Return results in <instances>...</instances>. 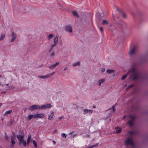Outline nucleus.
Wrapping results in <instances>:
<instances>
[{"label": "nucleus", "instance_id": "nucleus-1", "mask_svg": "<svg viewBox=\"0 0 148 148\" xmlns=\"http://www.w3.org/2000/svg\"><path fill=\"white\" fill-rule=\"evenodd\" d=\"M132 73V77L134 79H136L138 76L137 69L136 67H133L130 71Z\"/></svg>", "mask_w": 148, "mask_h": 148}, {"label": "nucleus", "instance_id": "nucleus-2", "mask_svg": "<svg viewBox=\"0 0 148 148\" xmlns=\"http://www.w3.org/2000/svg\"><path fill=\"white\" fill-rule=\"evenodd\" d=\"M125 144L126 145H131L132 148H134L135 146L133 142V138L132 137L127 138L125 140Z\"/></svg>", "mask_w": 148, "mask_h": 148}, {"label": "nucleus", "instance_id": "nucleus-3", "mask_svg": "<svg viewBox=\"0 0 148 148\" xmlns=\"http://www.w3.org/2000/svg\"><path fill=\"white\" fill-rule=\"evenodd\" d=\"M25 134L21 130H20L18 132V135L16 136L17 137L18 140H22L24 138Z\"/></svg>", "mask_w": 148, "mask_h": 148}, {"label": "nucleus", "instance_id": "nucleus-4", "mask_svg": "<svg viewBox=\"0 0 148 148\" xmlns=\"http://www.w3.org/2000/svg\"><path fill=\"white\" fill-rule=\"evenodd\" d=\"M55 73V72H54L50 73L48 74L45 75H39L38 77L39 78L42 79H46L50 77L51 76L53 75Z\"/></svg>", "mask_w": 148, "mask_h": 148}, {"label": "nucleus", "instance_id": "nucleus-5", "mask_svg": "<svg viewBox=\"0 0 148 148\" xmlns=\"http://www.w3.org/2000/svg\"><path fill=\"white\" fill-rule=\"evenodd\" d=\"M40 110V106L39 105L35 104L30 106L29 108V110L31 111H33L35 109Z\"/></svg>", "mask_w": 148, "mask_h": 148}, {"label": "nucleus", "instance_id": "nucleus-6", "mask_svg": "<svg viewBox=\"0 0 148 148\" xmlns=\"http://www.w3.org/2000/svg\"><path fill=\"white\" fill-rule=\"evenodd\" d=\"M114 8L115 10H116V11H119V12L121 13L123 18H126V15L124 12L121 10V9H119L116 6H115Z\"/></svg>", "mask_w": 148, "mask_h": 148}, {"label": "nucleus", "instance_id": "nucleus-7", "mask_svg": "<svg viewBox=\"0 0 148 148\" xmlns=\"http://www.w3.org/2000/svg\"><path fill=\"white\" fill-rule=\"evenodd\" d=\"M52 107V106L50 103H47L42 105L40 106V110L46 109L47 108H49Z\"/></svg>", "mask_w": 148, "mask_h": 148}, {"label": "nucleus", "instance_id": "nucleus-8", "mask_svg": "<svg viewBox=\"0 0 148 148\" xmlns=\"http://www.w3.org/2000/svg\"><path fill=\"white\" fill-rule=\"evenodd\" d=\"M129 117L130 120L128 122V123L130 126H132L133 124V120L135 118V116L134 115H130L129 116Z\"/></svg>", "mask_w": 148, "mask_h": 148}, {"label": "nucleus", "instance_id": "nucleus-9", "mask_svg": "<svg viewBox=\"0 0 148 148\" xmlns=\"http://www.w3.org/2000/svg\"><path fill=\"white\" fill-rule=\"evenodd\" d=\"M137 47L136 46H134L130 50V54L131 55H133L135 54L136 52Z\"/></svg>", "mask_w": 148, "mask_h": 148}, {"label": "nucleus", "instance_id": "nucleus-10", "mask_svg": "<svg viewBox=\"0 0 148 148\" xmlns=\"http://www.w3.org/2000/svg\"><path fill=\"white\" fill-rule=\"evenodd\" d=\"M50 112L51 113V114L48 115V119L50 121H51L53 119V116L54 115V112L53 111H50Z\"/></svg>", "mask_w": 148, "mask_h": 148}, {"label": "nucleus", "instance_id": "nucleus-11", "mask_svg": "<svg viewBox=\"0 0 148 148\" xmlns=\"http://www.w3.org/2000/svg\"><path fill=\"white\" fill-rule=\"evenodd\" d=\"M83 113L84 114L88 113L89 114H90L92 113L93 110H92L84 109L83 110Z\"/></svg>", "mask_w": 148, "mask_h": 148}, {"label": "nucleus", "instance_id": "nucleus-12", "mask_svg": "<svg viewBox=\"0 0 148 148\" xmlns=\"http://www.w3.org/2000/svg\"><path fill=\"white\" fill-rule=\"evenodd\" d=\"M59 63L58 62H56L55 64H52L49 66V68L51 69H53L55 67H56L57 65L59 64Z\"/></svg>", "mask_w": 148, "mask_h": 148}, {"label": "nucleus", "instance_id": "nucleus-13", "mask_svg": "<svg viewBox=\"0 0 148 148\" xmlns=\"http://www.w3.org/2000/svg\"><path fill=\"white\" fill-rule=\"evenodd\" d=\"M11 36L12 39L11 40V42H12L16 39V34L14 32H12L11 34Z\"/></svg>", "mask_w": 148, "mask_h": 148}, {"label": "nucleus", "instance_id": "nucleus-14", "mask_svg": "<svg viewBox=\"0 0 148 148\" xmlns=\"http://www.w3.org/2000/svg\"><path fill=\"white\" fill-rule=\"evenodd\" d=\"M66 31L69 33H71L72 32L71 27L69 26H67L65 28Z\"/></svg>", "mask_w": 148, "mask_h": 148}, {"label": "nucleus", "instance_id": "nucleus-15", "mask_svg": "<svg viewBox=\"0 0 148 148\" xmlns=\"http://www.w3.org/2000/svg\"><path fill=\"white\" fill-rule=\"evenodd\" d=\"M11 143L12 144L11 146L12 147H13V145L15 144L16 143V142L15 141V138H13L12 137H11Z\"/></svg>", "mask_w": 148, "mask_h": 148}, {"label": "nucleus", "instance_id": "nucleus-16", "mask_svg": "<svg viewBox=\"0 0 148 148\" xmlns=\"http://www.w3.org/2000/svg\"><path fill=\"white\" fill-rule=\"evenodd\" d=\"M38 115V118H43L45 116V114L44 113H37Z\"/></svg>", "mask_w": 148, "mask_h": 148}, {"label": "nucleus", "instance_id": "nucleus-17", "mask_svg": "<svg viewBox=\"0 0 148 148\" xmlns=\"http://www.w3.org/2000/svg\"><path fill=\"white\" fill-rule=\"evenodd\" d=\"M58 38L57 36H55L53 40V43L56 44H58Z\"/></svg>", "mask_w": 148, "mask_h": 148}, {"label": "nucleus", "instance_id": "nucleus-18", "mask_svg": "<svg viewBox=\"0 0 148 148\" xmlns=\"http://www.w3.org/2000/svg\"><path fill=\"white\" fill-rule=\"evenodd\" d=\"M18 140L20 141L21 143H23L24 147H25L26 146V144H27V143H26V141L24 140V138H23L22 140Z\"/></svg>", "mask_w": 148, "mask_h": 148}, {"label": "nucleus", "instance_id": "nucleus-19", "mask_svg": "<svg viewBox=\"0 0 148 148\" xmlns=\"http://www.w3.org/2000/svg\"><path fill=\"white\" fill-rule=\"evenodd\" d=\"M105 80V79H102L99 80L98 81V85L99 86H100L101 85V84L104 82Z\"/></svg>", "mask_w": 148, "mask_h": 148}, {"label": "nucleus", "instance_id": "nucleus-20", "mask_svg": "<svg viewBox=\"0 0 148 148\" xmlns=\"http://www.w3.org/2000/svg\"><path fill=\"white\" fill-rule=\"evenodd\" d=\"M116 105H114L110 109V110L111 111V112H114L115 110V107Z\"/></svg>", "mask_w": 148, "mask_h": 148}, {"label": "nucleus", "instance_id": "nucleus-21", "mask_svg": "<svg viewBox=\"0 0 148 148\" xmlns=\"http://www.w3.org/2000/svg\"><path fill=\"white\" fill-rule=\"evenodd\" d=\"M115 130H116V132L117 133H119L121 132V129L119 127H115Z\"/></svg>", "mask_w": 148, "mask_h": 148}, {"label": "nucleus", "instance_id": "nucleus-22", "mask_svg": "<svg viewBox=\"0 0 148 148\" xmlns=\"http://www.w3.org/2000/svg\"><path fill=\"white\" fill-rule=\"evenodd\" d=\"M114 72V70L113 69H108L107 70V72L109 74H111Z\"/></svg>", "mask_w": 148, "mask_h": 148}, {"label": "nucleus", "instance_id": "nucleus-23", "mask_svg": "<svg viewBox=\"0 0 148 148\" xmlns=\"http://www.w3.org/2000/svg\"><path fill=\"white\" fill-rule=\"evenodd\" d=\"M53 34H50L47 37V39L48 40H50L53 37Z\"/></svg>", "mask_w": 148, "mask_h": 148}, {"label": "nucleus", "instance_id": "nucleus-24", "mask_svg": "<svg viewBox=\"0 0 148 148\" xmlns=\"http://www.w3.org/2000/svg\"><path fill=\"white\" fill-rule=\"evenodd\" d=\"M12 112V110H10L8 111H6L4 113V115H6L8 114H10Z\"/></svg>", "mask_w": 148, "mask_h": 148}, {"label": "nucleus", "instance_id": "nucleus-25", "mask_svg": "<svg viewBox=\"0 0 148 148\" xmlns=\"http://www.w3.org/2000/svg\"><path fill=\"white\" fill-rule=\"evenodd\" d=\"M72 13L74 16L77 17H78V14L76 12V11H73L72 12Z\"/></svg>", "mask_w": 148, "mask_h": 148}, {"label": "nucleus", "instance_id": "nucleus-26", "mask_svg": "<svg viewBox=\"0 0 148 148\" xmlns=\"http://www.w3.org/2000/svg\"><path fill=\"white\" fill-rule=\"evenodd\" d=\"M80 64V62H77L73 63L72 65L73 66H77L79 65Z\"/></svg>", "mask_w": 148, "mask_h": 148}, {"label": "nucleus", "instance_id": "nucleus-27", "mask_svg": "<svg viewBox=\"0 0 148 148\" xmlns=\"http://www.w3.org/2000/svg\"><path fill=\"white\" fill-rule=\"evenodd\" d=\"M32 142L34 147L36 148L37 147V145L36 142L34 140H33L32 141Z\"/></svg>", "mask_w": 148, "mask_h": 148}, {"label": "nucleus", "instance_id": "nucleus-28", "mask_svg": "<svg viewBox=\"0 0 148 148\" xmlns=\"http://www.w3.org/2000/svg\"><path fill=\"white\" fill-rule=\"evenodd\" d=\"M136 133V132L135 131H132L129 132V134L130 135H132L135 134Z\"/></svg>", "mask_w": 148, "mask_h": 148}, {"label": "nucleus", "instance_id": "nucleus-29", "mask_svg": "<svg viewBox=\"0 0 148 148\" xmlns=\"http://www.w3.org/2000/svg\"><path fill=\"white\" fill-rule=\"evenodd\" d=\"M5 37V35L4 34H2L0 37V41L2 40H3Z\"/></svg>", "mask_w": 148, "mask_h": 148}, {"label": "nucleus", "instance_id": "nucleus-30", "mask_svg": "<svg viewBox=\"0 0 148 148\" xmlns=\"http://www.w3.org/2000/svg\"><path fill=\"white\" fill-rule=\"evenodd\" d=\"M33 115H29L28 116L27 118L29 120H30L32 119V118H33Z\"/></svg>", "mask_w": 148, "mask_h": 148}, {"label": "nucleus", "instance_id": "nucleus-31", "mask_svg": "<svg viewBox=\"0 0 148 148\" xmlns=\"http://www.w3.org/2000/svg\"><path fill=\"white\" fill-rule=\"evenodd\" d=\"M113 17L114 20H116V19L119 18V16L116 14H115L114 15H113Z\"/></svg>", "mask_w": 148, "mask_h": 148}, {"label": "nucleus", "instance_id": "nucleus-32", "mask_svg": "<svg viewBox=\"0 0 148 148\" xmlns=\"http://www.w3.org/2000/svg\"><path fill=\"white\" fill-rule=\"evenodd\" d=\"M108 23V21L106 20H103L102 22V23L103 25H106Z\"/></svg>", "mask_w": 148, "mask_h": 148}, {"label": "nucleus", "instance_id": "nucleus-33", "mask_svg": "<svg viewBox=\"0 0 148 148\" xmlns=\"http://www.w3.org/2000/svg\"><path fill=\"white\" fill-rule=\"evenodd\" d=\"M99 144V143H97L96 144H95L94 145H93L91 147H88V148H92L96 147L98 146V145Z\"/></svg>", "mask_w": 148, "mask_h": 148}, {"label": "nucleus", "instance_id": "nucleus-34", "mask_svg": "<svg viewBox=\"0 0 148 148\" xmlns=\"http://www.w3.org/2000/svg\"><path fill=\"white\" fill-rule=\"evenodd\" d=\"M57 45V44L53 43L51 45L50 47L53 49L54 47H56Z\"/></svg>", "mask_w": 148, "mask_h": 148}, {"label": "nucleus", "instance_id": "nucleus-35", "mask_svg": "<svg viewBox=\"0 0 148 148\" xmlns=\"http://www.w3.org/2000/svg\"><path fill=\"white\" fill-rule=\"evenodd\" d=\"M57 45V44L53 43L51 45L50 47L53 49L54 47H56Z\"/></svg>", "mask_w": 148, "mask_h": 148}, {"label": "nucleus", "instance_id": "nucleus-36", "mask_svg": "<svg viewBox=\"0 0 148 148\" xmlns=\"http://www.w3.org/2000/svg\"><path fill=\"white\" fill-rule=\"evenodd\" d=\"M4 138H5V139L6 140H7L8 139V137L7 136V134L6 133H5Z\"/></svg>", "mask_w": 148, "mask_h": 148}, {"label": "nucleus", "instance_id": "nucleus-37", "mask_svg": "<svg viewBox=\"0 0 148 148\" xmlns=\"http://www.w3.org/2000/svg\"><path fill=\"white\" fill-rule=\"evenodd\" d=\"M31 138H28L27 139V144L28 145L30 143V141L31 140Z\"/></svg>", "mask_w": 148, "mask_h": 148}, {"label": "nucleus", "instance_id": "nucleus-38", "mask_svg": "<svg viewBox=\"0 0 148 148\" xmlns=\"http://www.w3.org/2000/svg\"><path fill=\"white\" fill-rule=\"evenodd\" d=\"M55 53L54 52H52L50 55V56L52 57L54 56L55 55Z\"/></svg>", "mask_w": 148, "mask_h": 148}, {"label": "nucleus", "instance_id": "nucleus-39", "mask_svg": "<svg viewBox=\"0 0 148 148\" xmlns=\"http://www.w3.org/2000/svg\"><path fill=\"white\" fill-rule=\"evenodd\" d=\"M61 136L62 137H64L65 138H66V134H65L64 133H62L61 134Z\"/></svg>", "mask_w": 148, "mask_h": 148}, {"label": "nucleus", "instance_id": "nucleus-40", "mask_svg": "<svg viewBox=\"0 0 148 148\" xmlns=\"http://www.w3.org/2000/svg\"><path fill=\"white\" fill-rule=\"evenodd\" d=\"M127 77V75H123L121 78V79L124 80V79H125Z\"/></svg>", "mask_w": 148, "mask_h": 148}, {"label": "nucleus", "instance_id": "nucleus-41", "mask_svg": "<svg viewBox=\"0 0 148 148\" xmlns=\"http://www.w3.org/2000/svg\"><path fill=\"white\" fill-rule=\"evenodd\" d=\"M11 137H12L13 138H15V134L14 132L12 133V135L11 136Z\"/></svg>", "mask_w": 148, "mask_h": 148}, {"label": "nucleus", "instance_id": "nucleus-42", "mask_svg": "<svg viewBox=\"0 0 148 148\" xmlns=\"http://www.w3.org/2000/svg\"><path fill=\"white\" fill-rule=\"evenodd\" d=\"M37 113H36L35 115H33V118H38V115L37 114Z\"/></svg>", "mask_w": 148, "mask_h": 148}, {"label": "nucleus", "instance_id": "nucleus-43", "mask_svg": "<svg viewBox=\"0 0 148 148\" xmlns=\"http://www.w3.org/2000/svg\"><path fill=\"white\" fill-rule=\"evenodd\" d=\"M53 49L51 47H50V48L49 49V52H51V51H52V50H53Z\"/></svg>", "mask_w": 148, "mask_h": 148}, {"label": "nucleus", "instance_id": "nucleus-44", "mask_svg": "<svg viewBox=\"0 0 148 148\" xmlns=\"http://www.w3.org/2000/svg\"><path fill=\"white\" fill-rule=\"evenodd\" d=\"M133 86V85L132 84V85H130V86H128L127 88V89H129V88H131L132 87V86Z\"/></svg>", "mask_w": 148, "mask_h": 148}, {"label": "nucleus", "instance_id": "nucleus-45", "mask_svg": "<svg viewBox=\"0 0 148 148\" xmlns=\"http://www.w3.org/2000/svg\"><path fill=\"white\" fill-rule=\"evenodd\" d=\"M105 69L104 68H102L101 70V71L102 72H104L105 71Z\"/></svg>", "mask_w": 148, "mask_h": 148}, {"label": "nucleus", "instance_id": "nucleus-46", "mask_svg": "<svg viewBox=\"0 0 148 148\" xmlns=\"http://www.w3.org/2000/svg\"><path fill=\"white\" fill-rule=\"evenodd\" d=\"M31 134H29L28 135V137H27L28 138H31Z\"/></svg>", "mask_w": 148, "mask_h": 148}, {"label": "nucleus", "instance_id": "nucleus-47", "mask_svg": "<svg viewBox=\"0 0 148 148\" xmlns=\"http://www.w3.org/2000/svg\"><path fill=\"white\" fill-rule=\"evenodd\" d=\"M64 118V117L63 116H61L60 117L58 118V119L60 120L61 119Z\"/></svg>", "mask_w": 148, "mask_h": 148}, {"label": "nucleus", "instance_id": "nucleus-48", "mask_svg": "<svg viewBox=\"0 0 148 148\" xmlns=\"http://www.w3.org/2000/svg\"><path fill=\"white\" fill-rule=\"evenodd\" d=\"M68 69V67L67 66H66L64 68V71H66V70H67Z\"/></svg>", "mask_w": 148, "mask_h": 148}, {"label": "nucleus", "instance_id": "nucleus-49", "mask_svg": "<svg viewBox=\"0 0 148 148\" xmlns=\"http://www.w3.org/2000/svg\"><path fill=\"white\" fill-rule=\"evenodd\" d=\"M100 30L101 32H102L103 31V28L101 27H100Z\"/></svg>", "mask_w": 148, "mask_h": 148}, {"label": "nucleus", "instance_id": "nucleus-50", "mask_svg": "<svg viewBox=\"0 0 148 148\" xmlns=\"http://www.w3.org/2000/svg\"><path fill=\"white\" fill-rule=\"evenodd\" d=\"M27 108H25L23 109V110H27Z\"/></svg>", "mask_w": 148, "mask_h": 148}, {"label": "nucleus", "instance_id": "nucleus-51", "mask_svg": "<svg viewBox=\"0 0 148 148\" xmlns=\"http://www.w3.org/2000/svg\"><path fill=\"white\" fill-rule=\"evenodd\" d=\"M14 121H11L10 122V124H11V125H12Z\"/></svg>", "mask_w": 148, "mask_h": 148}, {"label": "nucleus", "instance_id": "nucleus-52", "mask_svg": "<svg viewBox=\"0 0 148 148\" xmlns=\"http://www.w3.org/2000/svg\"><path fill=\"white\" fill-rule=\"evenodd\" d=\"M99 13H97L96 14V16H97L98 15V16H99Z\"/></svg>", "mask_w": 148, "mask_h": 148}, {"label": "nucleus", "instance_id": "nucleus-53", "mask_svg": "<svg viewBox=\"0 0 148 148\" xmlns=\"http://www.w3.org/2000/svg\"><path fill=\"white\" fill-rule=\"evenodd\" d=\"M126 116H123V119H124L125 118Z\"/></svg>", "mask_w": 148, "mask_h": 148}, {"label": "nucleus", "instance_id": "nucleus-54", "mask_svg": "<svg viewBox=\"0 0 148 148\" xmlns=\"http://www.w3.org/2000/svg\"><path fill=\"white\" fill-rule=\"evenodd\" d=\"M53 142L54 144H55L56 143V142L54 140H53Z\"/></svg>", "mask_w": 148, "mask_h": 148}, {"label": "nucleus", "instance_id": "nucleus-55", "mask_svg": "<svg viewBox=\"0 0 148 148\" xmlns=\"http://www.w3.org/2000/svg\"><path fill=\"white\" fill-rule=\"evenodd\" d=\"M6 92H1V93H5Z\"/></svg>", "mask_w": 148, "mask_h": 148}, {"label": "nucleus", "instance_id": "nucleus-56", "mask_svg": "<svg viewBox=\"0 0 148 148\" xmlns=\"http://www.w3.org/2000/svg\"><path fill=\"white\" fill-rule=\"evenodd\" d=\"M2 105V104L1 103H0V107Z\"/></svg>", "mask_w": 148, "mask_h": 148}, {"label": "nucleus", "instance_id": "nucleus-57", "mask_svg": "<svg viewBox=\"0 0 148 148\" xmlns=\"http://www.w3.org/2000/svg\"><path fill=\"white\" fill-rule=\"evenodd\" d=\"M5 85L6 86H8V84H6Z\"/></svg>", "mask_w": 148, "mask_h": 148}, {"label": "nucleus", "instance_id": "nucleus-58", "mask_svg": "<svg viewBox=\"0 0 148 148\" xmlns=\"http://www.w3.org/2000/svg\"><path fill=\"white\" fill-rule=\"evenodd\" d=\"M56 132V130H55L54 131V132Z\"/></svg>", "mask_w": 148, "mask_h": 148}, {"label": "nucleus", "instance_id": "nucleus-59", "mask_svg": "<svg viewBox=\"0 0 148 148\" xmlns=\"http://www.w3.org/2000/svg\"><path fill=\"white\" fill-rule=\"evenodd\" d=\"M1 120L2 121H3V119H2Z\"/></svg>", "mask_w": 148, "mask_h": 148}, {"label": "nucleus", "instance_id": "nucleus-60", "mask_svg": "<svg viewBox=\"0 0 148 148\" xmlns=\"http://www.w3.org/2000/svg\"><path fill=\"white\" fill-rule=\"evenodd\" d=\"M1 75H0V78L1 77Z\"/></svg>", "mask_w": 148, "mask_h": 148}, {"label": "nucleus", "instance_id": "nucleus-61", "mask_svg": "<svg viewBox=\"0 0 148 148\" xmlns=\"http://www.w3.org/2000/svg\"><path fill=\"white\" fill-rule=\"evenodd\" d=\"M2 86H3V85H2Z\"/></svg>", "mask_w": 148, "mask_h": 148}, {"label": "nucleus", "instance_id": "nucleus-62", "mask_svg": "<svg viewBox=\"0 0 148 148\" xmlns=\"http://www.w3.org/2000/svg\"><path fill=\"white\" fill-rule=\"evenodd\" d=\"M0 148H2V147H0Z\"/></svg>", "mask_w": 148, "mask_h": 148}]
</instances>
